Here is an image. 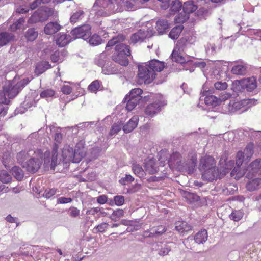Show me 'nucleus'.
Segmentation results:
<instances>
[{
    "label": "nucleus",
    "instance_id": "obj_12",
    "mask_svg": "<svg viewBox=\"0 0 261 261\" xmlns=\"http://www.w3.org/2000/svg\"><path fill=\"white\" fill-rule=\"evenodd\" d=\"M86 153V149L84 145L82 143L77 144L74 151V159L75 161L73 162L75 163L80 162L81 159L85 156Z\"/></svg>",
    "mask_w": 261,
    "mask_h": 261
},
{
    "label": "nucleus",
    "instance_id": "obj_1",
    "mask_svg": "<svg viewBox=\"0 0 261 261\" xmlns=\"http://www.w3.org/2000/svg\"><path fill=\"white\" fill-rule=\"evenodd\" d=\"M125 39L124 35L119 34L108 41L106 48L116 45V53L112 56V59L122 66H126L129 63L127 57L130 55V50L128 45L121 43Z\"/></svg>",
    "mask_w": 261,
    "mask_h": 261
},
{
    "label": "nucleus",
    "instance_id": "obj_21",
    "mask_svg": "<svg viewBox=\"0 0 261 261\" xmlns=\"http://www.w3.org/2000/svg\"><path fill=\"white\" fill-rule=\"evenodd\" d=\"M207 232L206 229L199 231L194 237L195 242L198 244H203L207 240Z\"/></svg>",
    "mask_w": 261,
    "mask_h": 261
},
{
    "label": "nucleus",
    "instance_id": "obj_15",
    "mask_svg": "<svg viewBox=\"0 0 261 261\" xmlns=\"http://www.w3.org/2000/svg\"><path fill=\"white\" fill-rule=\"evenodd\" d=\"M146 64L154 73H155V72L162 71L165 68L164 62L156 59L151 60Z\"/></svg>",
    "mask_w": 261,
    "mask_h": 261
},
{
    "label": "nucleus",
    "instance_id": "obj_25",
    "mask_svg": "<svg viewBox=\"0 0 261 261\" xmlns=\"http://www.w3.org/2000/svg\"><path fill=\"white\" fill-rule=\"evenodd\" d=\"M116 0H96L95 5L104 9L111 10L114 8V3Z\"/></svg>",
    "mask_w": 261,
    "mask_h": 261
},
{
    "label": "nucleus",
    "instance_id": "obj_16",
    "mask_svg": "<svg viewBox=\"0 0 261 261\" xmlns=\"http://www.w3.org/2000/svg\"><path fill=\"white\" fill-rule=\"evenodd\" d=\"M146 32L142 30H140L136 33L132 34L130 41L132 43L136 44L138 42H143L146 38Z\"/></svg>",
    "mask_w": 261,
    "mask_h": 261
},
{
    "label": "nucleus",
    "instance_id": "obj_27",
    "mask_svg": "<svg viewBox=\"0 0 261 261\" xmlns=\"http://www.w3.org/2000/svg\"><path fill=\"white\" fill-rule=\"evenodd\" d=\"M51 68V65L47 61H43L37 64L35 68V73L40 74L47 69Z\"/></svg>",
    "mask_w": 261,
    "mask_h": 261
},
{
    "label": "nucleus",
    "instance_id": "obj_60",
    "mask_svg": "<svg viewBox=\"0 0 261 261\" xmlns=\"http://www.w3.org/2000/svg\"><path fill=\"white\" fill-rule=\"evenodd\" d=\"M69 215L73 218L77 217L80 215V210L76 207L71 206L69 208Z\"/></svg>",
    "mask_w": 261,
    "mask_h": 261
},
{
    "label": "nucleus",
    "instance_id": "obj_30",
    "mask_svg": "<svg viewBox=\"0 0 261 261\" xmlns=\"http://www.w3.org/2000/svg\"><path fill=\"white\" fill-rule=\"evenodd\" d=\"M169 28V25L166 20L160 19L156 23V28L160 33H163Z\"/></svg>",
    "mask_w": 261,
    "mask_h": 261
},
{
    "label": "nucleus",
    "instance_id": "obj_48",
    "mask_svg": "<svg viewBox=\"0 0 261 261\" xmlns=\"http://www.w3.org/2000/svg\"><path fill=\"white\" fill-rule=\"evenodd\" d=\"M39 21H44L41 18V15L38 11H35L33 14L30 17L28 20V23H35Z\"/></svg>",
    "mask_w": 261,
    "mask_h": 261
},
{
    "label": "nucleus",
    "instance_id": "obj_41",
    "mask_svg": "<svg viewBox=\"0 0 261 261\" xmlns=\"http://www.w3.org/2000/svg\"><path fill=\"white\" fill-rule=\"evenodd\" d=\"M22 167L28 172L34 173L40 168V164H23Z\"/></svg>",
    "mask_w": 261,
    "mask_h": 261
},
{
    "label": "nucleus",
    "instance_id": "obj_46",
    "mask_svg": "<svg viewBox=\"0 0 261 261\" xmlns=\"http://www.w3.org/2000/svg\"><path fill=\"white\" fill-rule=\"evenodd\" d=\"M84 12L83 10H79L74 13L70 17V21L72 23L76 22L79 20L82 19Z\"/></svg>",
    "mask_w": 261,
    "mask_h": 261
},
{
    "label": "nucleus",
    "instance_id": "obj_11",
    "mask_svg": "<svg viewBox=\"0 0 261 261\" xmlns=\"http://www.w3.org/2000/svg\"><path fill=\"white\" fill-rule=\"evenodd\" d=\"M175 228L179 233L184 235L185 233L191 230L193 227L186 221H179L175 223Z\"/></svg>",
    "mask_w": 261,
    "mask_h": 261
},
{
    "label": "nucleus",
    "instance_id": "obj_55",
    "mask_svg": "<svg viewBox=\"0 0 261 261\" xmlns=\"http://www.w3.org/2000/svg\"><path fill=\"white\" fill-rule=\"evenodd\" d=\"M24 19L23 18H20L15 23H13L10 29L11 31H14L21 28L22 25L24 22Z\"/></svg>",
    "mask_w": 261,
    "mask_h": 261
},
{
    "label": "nucleus",
    "instance_id": "obj_33",
    "mask_svg": "<svg viewBox=\"0 0 261 261\" xmlns=\"http://www.w3.org/2000/svg\"><path fill=\"white\" fill-rule=\"evenodd\" d=\"M102 83L99 80H94L88 87V90L92 92L96 93L100 90Z\"/></svg>",
    "mask_w": 261,
    "mask_h": 261
},
{
    "label": "nucleus",
    "instance_id": "obj_59",
    "mask_svg": "<svg viewBox=\"0 0 261 261\" xmlns=\"http://www.w3.org/2000/svg\"><path fill=\"white\" fill-rule=\"evenodd\" d=\"M125 201L124 197L122 195H116L113 198V201L117 206H120L122 205Z\"/></svg>",
    "mask_w": 261,
    "mask_h": 261
},
{
    "label": "nucleus",
    "instance_id": "obj_2",
    "mask_svg": "<svg viewBox=\"0 0 261 261\" xmlns=\"http://www.w3.org/2000/svg\"><path fill=\"white\" fill-rule=\"evenodd\" d=\"M231 164H199L198 168L202 172L203 180L209 182L222 178L230 170Z\"/></svg>",
    "mask_w": 261,
    "mask_h": 261
},
{
    "label": "nucleus",
    "instance_id": "obj_6",
    "mask_svg": "<svg viewBox=\"0 0 261 261\" xmlns=\"http://www.w3.org/2000/svg\"><path fill=\"white\" fill-rule=\"evenodd\" d=\"M166 164H144V167L146 173L149 174H154L157 173L159 172H161L160 176L156 177L155 178H158L156 180H161L164 179V177L167 175V170H165V165Z\"/></svg>",
    "mask_w": 261,
    "mask_h": 261
},
{
    "label": "nucleus",
    "instance_id": "obj_43",
    "mask_svg": "<svg viewBox=\"0 0 261 261\" xmlns=\"http://www.w3.org/2000/svg\"><path fill=\"white\" fill-rule=\"evenodd\" d=\"M182 4L179 0H174L172 2L170 10L172 12H179L182 8Z\"/></svg>",
    "mask_w": 261,
    "mask_h": 261
},
{
    "label": "nucleus",
    "instance_id": "obj_63",
    "mask_svg": "<svg viewBox=\"0 0 261 261\" xmlns=\"http://www.w3.org/2000/svg\"><path fill=\"white\" fill-rule=\"evenodd\" d=\"M72 201V199L70 197H61L57 199V203H60V204H66L69 202H71Z\"/></svg>",
    "mask_w": 261,
    "mask_h": 261
},
{
    "label": "nucleus",
    "instance_id": "obj_28",
    "mask_svg": "<svg viewBox=\"0 0 261 261\" xmlns=\"http://www.w3.org/2000/svg\"><path fill=\"white\" fill-rule=\"evenodd\" d=\"M197 9V5L194 4L192 1L186 2L183 5V10L185 13H191L195 11Z\"/></svg>",
    "mask_w": 261,
    "mask_h": 261
},
{
    "label": "nucleus",
    "instance_id": "obj_29",
    "mask_svg": "<svg viewBox=\"0 0 261 261\" xmlns=\"http://www.w3.org/2000/svg\"><path fill=\"white\" fill-rule=\"evenodd\" d=\"M11 172L13 176L18 181H21L23 179L24 177V172L19 166H14L11 169Z\"/></svg>",
    "mask_w": 261,
    "mask_h": 261
},
{
    "label": "nucleus",
    "instance_id": "obj_3",
    "mask_svg": "<svg viewBox=\"0 0 261 261\" xmlns=\"http://www.w3.org/2000/svg\"><path fill=\"white\" fill-rule=\"evenodd\" d=\"M230 172L231 177L236 179H239L244 175L250 179L252 178L255 174L259 173L261 164H236Z\"/></svg>",
    "mask_w": 261,
    "mask_h": 261
},
{
    "label": "nucleus",
    "instance_id": "obj_57",
    "mask_svg": "<svg viewBox=\"0 0 261 261\" xmlns=\"http://www.w3.org/2000/svg\"><path fill=\"white\" fill-rule=\"evenodd\" d=\"M248 159H246V157L244 153L242 151H239L236 154V163H243L244 162H248Z\"/></svg>",
    "mask_w": 261,
    "mask_h": 261
},
{
    "label": "nucleus",
    "instance_id": "obj_4",
    "mask_svg": "<svg viewBox=\"0 0 261 261\" xmlns=\"http://www.w3.org/2000/svg\"><path fill=\"white\" fill-rule=\"evenodd\" d=\"M156 74L154 73L147 64L138 66L137 82L139 84H149L155 79Z\"/></svg>",
    "mask_w": 261,
    "mask_h": 261
},
{
    "label": "nucleus",
    "instance_id": "obj_51",
    "mask_svg": "<svg viewBox=\"0 0 261 261\" xmlns=\"http://www.w3.org/2000/svg\"><path fill=\"white\" fill-rule=\"evenodd\" d=\"M124 215V211L122 209H117L115 211H113L112 216H111V219L112 220L116 221L117 220L123 216Z\"/></svg>",
    "mask_w": 261,
    "mask_h": 261
},
{
    "label": "nucleus",
    "instance_id": "obj_10",
    "mask_svg": "<svg viewBox=\"0 0 261 261\" xmlns=\"http://www.w3.org/2000/svg\"><path fill=\"white\" fill-rule=\"evenodd\" d=\"M230 97L229 94L226 93L222 96V98H218L215 95H207L204 98V102L206 105L217 106L221 104L222 102L225 101Z\"/></svg>",
    "mask_w": 261,
    "mask_h": 261
},
{
    "label": "nucleus",
    "instance_id": "obj_19",
    "mask_svg": "<svg viewBox=\"0 0 261 261\" xmlns=\"http://www.w3.org/2000/svg\"><path fill=\"white\" fill-rule=\"evenodd\" d=\"M38 13L41 15L42 20L45 21L54 14V10L47 7H41L38 10Z\"/></svg>",
    "mask_w": 261,
    "mask_h": 261
},
{
    "label": "nucleus",
    "instance_id": "obj_26",
    "mask_svg": "<svg viewBox=\"0 0 261 261\" xmlns=\"http://www.w3.org/2000/svg\"><path fill=\"white\" fill-rule=\"evenodd\" d=\"M177 168L182 172L192 174L195 170L196 164H177Z\"/></svg>",
    "mask_w": 261,
    "mask_h": 261
},
{
    "label": "nucleus",
    "instance_id": "obj_18",
    "mask_svg": "<svg viewBox=\"0 0 261 261\" xmlns=\"http://www.w3.org/2000/svg\"><path fill=\"white\" fill-rule=\"evenodd\" d=\"M139 118L137 116H133L123 127V129L126 133H130L138 125Z\"/></svg>",
    "mask_w": 261,
    "mask_h": 261
},
{
    "label": "nucleus",
    "instance_id": "obj_39",
    "mask_svg": "<svg viewBox=\"0 0 261 261\" xmlns=\"http://www.w3.org/2000/svg\"><path fill=\"white\" fill-rule=\"evenodd\" d=\"M184 195L185 198L190 203L197 202L200 200V197L195 193L185 192Z\"/></svg>",
    "mask_w": 261,
    "mask_h": 261
},
{
    "label": "nucleus",
    "instance_id": "obj_38",
    "mask_svg": "<svg viewBox=\"0 0 261 261\" xmlns=\"http://www.w3.org/2000/svg\"><path fill=\"white\" fill-rule=\"evenodd\" d=\"M143 90L141 89L135 88L130 91L129 94L128 95V96L130 97L137 99V100L140 101L142 98V96H141Z\"/></svg>",
    "mask_w": 261,
    "mask_h": 261
},
{
    "label": "nucleus",
    "instance_id": "obj_40",
    "mask_svg": "<svg viewBox=\"0 0 261 261\" xmlns=\"http://www.w3.org/2000/svg\"><path fill=\"white\" fill-rule=\"evenodd\" d=\"M55 91L51 88H47L44 89L40 94V97L42 98H47L52 97L55 95Z\"/></svg>",
    "mask_w": 261,
    "mask_h": 261
},
{
    "label": "nucleus",
    "instance_id": "obj_5",
    "mask_svg": "<svg viewBox=\"0 0 261 261\" xmlns=\"http://www.w3.org/2000/svg\"><path fill=\"white\" fill-rule=\"evenodd\" d=\"M33 79L27 77L23 79L18 82L16 84H9L4 87L7 93V96L9 100L14 98L19 92Z\"/></svg>",
    "mask_w": 261,
    "mask_h": 261
},
{
    "label": "nucleus",
    "instance_id": "obj_58",
    "mask_svg": "<svg viewBox=\"0 0 261 261\" xmlns=\"http://www.w3.org/2000/svg\"><path fill=\"white\" fill-rule=\"evenodd\" d=\"M101 41L100 37L97 35L94 34L90 38L89 42L90 44L93 45H97L100 43Z\"/></svg>",
    "mask_w": 261,
    "mask_h": 261
},
{
    "label": "nucleus",
    "instance_id": "obj_44",
    "mask_svg": "<svg viewBox=\"0 0 261 261\" xmlns=\"http://www.w3.org/2000/svg\"><path fill=\"white\" fill-rule=\"evenodd\" d=\"M243 215L244 213L242 211L240 210H236L232 211V212L229 215V217L234 221H239L243 218Z\"/></svg>",
    "mask_w": 261,
    "mask_h": 261
},
{
    "label": "nucleus",
    "instance_id": "obj_42",
    "mask_svg": "<svg viewBox=\"0 0 261 261\" xmlns=\"http://www.w3.org/2000/svg\"><path fill=\"white\" fill-rule=\"evenodd\" d=\"M44 166V168L45 170H46L47 168L48 169L49 167H50V170L56 172H62L63 171V169H61L59 168V166H61L62 165H65V167L67 168V166L68 164H43Z\"/></svg>",
    "mask_w": 261,
    "mask_h": 261
},
{
    "label": "nucleus",
    "instance_id": "obj_56",
    "mask_svg": "<svg viewBox=\"0 0 261 261\" xmlns=\"http://www.w3.org/2000/svg\"><path fill=\"white\" fill-rule=\"evenodd\" d=\"M134 180V178L130 174H126L124 177L121 178L119 180V182L122 185H126L129 182Z\"/></svg>",
    "mask_w": 261,
    "mask_h": 261
},
{
    "label": "nucleus",
    "instance_id": "obj_36",
    "mask_svg": "<svg viewBox=\"0 0 261 261\" xmlns=\"http://www.w3.org/2000/svg\"><path fill=\"white\" fill-rule=\"evenodd\" d=\"M12 180L11 175L6 170L0 171V181L3 184L10 183Z\"/></svg>",
    "mask_w": 261,
    "mask_h": 261
},
{
    "label": "nucleus",
    "instance_id": "obj_49",
    "mask_svg": "<svg viewBox=\"0 0 261 261\" xmlns=\"http://www.w3.org/2000/svg\"><path fill=\"white\" fill-rule=\"evenodd\" d=\"M10 102V100L7 96V93L3 87L2 90L0 91V103L8 105Z\"/></svg>",
    "mask_w": 261,
    "mask_h": 261
},
{
    "label": "nucleus",
    "instance_id": "obj_31",
    "mask_svg": "<svg viewBox=\"0 0 261 261\" xmlns=\"http://www.w3.org/2000/svg\"><path fill=\"white\" fill-rule=\"evenodd\" d=\"M132 170L135 175L139 177H143L146 175L145 168H143L140 164H133Z\"/></svg>",
    "mask_w": 261,
    "mask_h": 261
},
{
    "label": "nucleus",
    "instance_id": "obj_8",
    "mask_svg": "<svg viewBox=\"0 0 261 261\" xmlns=\"http://www.w3.org/2000/svg\"><path fill=\"white\" fill-rule=\"evenodd\" d=\"M171 242H158L156 243L152 248V250L157 252V254L161 257L169 255L171 252Z\"/></svg>",
    "mask_w": 261,
    "mask_h": 261
},
{
    "label": "nucleus",
    "instance_id": "obj_64",
    "mask_svg": "<svg viewBox=\"0 0 261 261\" xmlns=\"http://www.w3.org/2000/svg\"><path fill=\"white\" fill-rule=\"evenodd\" d=\"M61 91L65 94H70L72 91V88L69 85H64L61 88Z\"/></svg>",
    "mask_w": 261,
    "mask_h": 261
},
{
    "label": "nucleus",
    "instance_id": "obj_7",
    "mask_svg": "<svg viewBox=\"0 0 261 261\" xmlns=\"http://www.w3.org/2000/svg\"><path fill=\"white\" fill-rule=\"evenodd\" d=\"M71 34L74 39L82 38L86 40L91 36V27L89 24H84L76 27L71 31Z\"/></svg>",
    "mask_w": 261,
    "mask_h": 261
},
{
    "label": "nucleus",
    "instance_id": "obj_37",
    "mask_svg": "<svg viewBox=\"0 0 261 261\" xmlns=\"http://www.w3.org/2000/svg\"><path fill=\"white\" fill-rule=\"evenodd\" d=\"M231 89L236 92L242 91L244 89V86H243L242 79L234 81L232 83Z\"/></svg>",
    "mask_w": 261,
    "mask_h": 261
},
{
    "label": "nucleus",
    "instance_id": "obj_45",
    "mask_svg": "<svg viewBox=\"0 0 261 261\" xmlns=\"http://www.w3.org/2000/svg\"><path fill=\"white\" fill-rule=\"evenodd\" d=\"M152 228L155 236V238L162 235L167 230V228L164 225H159Z\"/></svg>",
    "mask_w": 261,
    "mask_h": 261
},
{
    "label": "nucleus",
    "instance_id": "obj_32",
    "mask_svg": "<svg viewBox=\"0 0 261 261\" xmlns=\"http://www.w3.org/2000/svg\"><path fill=\"white\" fill-rule=\"evenodd\" d=\"M183 30V27L180 25L174 27L170 32L169 36L172 39H177Z\"/></svg>",
    "mask_w": 261,
    "mask_h": 261
},
{
    "label": "nucleus",
    "instance_id": "obj_47",
    "mask_svg": "<svg viewBox=\"0 0 261 261\" xmlns=\"http://www.w3.org/2000/svg\"><path fill=\"white\" fill-rule=\"evenodd\" d=\"M57 189L55 188H47L43 192L42 196L47 199H49L57 193Z\"/></svg>",
    "mask_w": 261,
    "mask_h": 261
},
{
    "label": "nucleus",
    "instance_id": "obj_35",
    "mask_svg": "<svg viewBox=\"0 0 261 261\" xmlns=\"http://www.w3.org/2000/svg\"><path fill=\"white\" fill-rule=\"evenodd\" d=\"M38 35V32L34 28H30L26 32L25 37L28 41H33L37 38Z\"/></svg>",
    "mask_w": 261,
    "mask_h": 261
},
{
    "label": "nucleus",
    "instance_id": "obj_23",
    "mask_svg": "<svg viewBox=\"0 0 261 261\" xmlns=\"http://www.w3.org/2000/svg\"><path fill=\"white\" fill-rule=\"evenodd\" d=\"M14 36L12 33L7 32L0 33V46L6 45L9 42L13 40Z\"/></svg>",
    "mask_w": 261,
    "mask_h": 261
},
{
    "label": "nucleus",
    "instance_id": "obj_34",
    "mask_svg": "<svg viewBox=\"0 0 261 261\" xmlns=\"http://www.w3.org/2000/svg\"><path fill=\"white\" fill-rule=\"evenodd\" d=\"M171 59L174 62L181 64L186 62L185 58L178 51L175 50H173L172 53Z\"/></svg>",
    "mask_w": 261,
    "mask_h": 261
},
{
    "label": "nucleus",
    "instance_id": "obj_52",
    "mask_svg": "<svg viewBox=\"0 0 261 261\" xmlns=\"http://www.w3.org/2000/svg\"><path fill=\"white\" fill-rule=\"evenodd\" d=\"M181 154L178 152H174L171 155L169 160L168 161V163L169 162L174 163H179L181 162Z\"/></svg>",
    "mask_w": 261,
    "mask_h": 261
},
{
    "label": "nucleus",
    "instance_id": "obj_24",
    "mask_svg": "<svg viewBox=\"0 0 261 261\" xmlns=\"http://www.w3.org/2000/svg\"><path fill=\"white\" fill-rule=\"evenodd\" d=\"M123 101L126 102V109L128 111L133 110L140 102L137 99L130 97L128 95L125 96Z\"/></svg>",
    "mask_w": 261,
    "mask_h": 261
},
{
    "label": "nucleus",
    "instance_id": "obj_9",
    "mask_svg": "<svg viewBox=\"0 0 261 261\" xmlns=\"http://www.w3.org/2000/svg\"><path fill=\"white\" fill-rule=\"evenodd\" d=\"M163 106V102L161 99H157L146 106L144 110L145 114L147 116L153 117L161 110V108Z\"/></svg>",
    "mask_w": 261,
    "mask_h": 261
},
{
    "label": "nucleus",
    "instance_id": "obj_50",
    "mask_svg": "<svg viewBox=\"0 0 261 261\" xmlns=\"http://www.w3.org/2000/svg\"><path fill=\"white\" fill-rule=\"evenodd\" d=\"M243 152L246 159H250L253 153V144L252 143L248 144L244 149Z\"/></svg>",
    "mask_w": 261,
    "mask_h": 261
},
{
    "label": "nucleus",
    "instance_id": "obj_14",
    "mask_svg": "<svg viewBox=\"0 0 261 261\" xmlns=\"http://www.w3.org/2000/svg\"><path fill=\"white\" fill-rule=\"evenodd\" d=\"M62 27L57 22H49L46 24L44 32L47 35H53L61 30Z\"/></svg>",
    "mask_w": 261,
    "mask_h": 261
},
{
    "label": "nucleus",
    "instance_id": "obj_17",
    "mask_svg": "<svg viewBox=\"0 0 261 261\" xmlns=\"http://www.w3.org/2000/svg\"><path fill=\"white\" fill-rule=\"evenodd\" d=\"M242 81L244 89H246L247 91L251 92L257 87L256 80L254 77L243 79Z\"/></svg>",
    "mask_w": 261,
    "mask_h": 261
},
{
    "label": "nucleus",
    "instance_id": "obj_13",
    "mask_svg": "<svg viewBox=\"0 0 261 261\" xmlns=\"http://www.w3.org/2000/svg\"><path fill=\"white\" fill-rule=\"evenodd\" d=\"M259 177L251 179L247 182L246 185L247 189L249 191H254L258 189L261 186V168L259 171Z\"/></svg>",
    "mask_w": 261,
    "mask_h": 261
},
{
    "label": "nucleus",
    "instance_id": "obj_53",
    "mask_svg": "<svg viewBox=\"0 0 261 261\" xmlns=\"http://www.w3.org/2000/svg\"><path fill=\"white\" fill-rule=\"evenodd\" d=\"M122 125L120 123H114L109 133V136L111 137L117 134L121 129Z\"/></svg>",
    "mask_w": 261,
    "mask_h": 261
},
{
    "label": "nucleus",
    "instance_id": "obj_54",
    "mask_svg": "<svg viewBox=\"0 0 261 261\" xmlns=\"http://www.w3.org/2000/svg\"><path fill=\"white\" fill-rule=\"evenodd\" d=\"M214 87L217 90H225L228 88V84L225 82L218 81L214 84Z\"/></svg>",
    "mask_w": 261,
    "mask_h": 261
},
{
    "label": "nucleus",
    "instance_id": "obj_61",
    "mask_svg": "<svg viewBox=\"0 0 261 261\" xmlns=\"http://www.w3.org/2000/svg\"><path fill=\"white\" fill-rule=\"evenodd\" d=\"M160 3L161 8L166 10L169 7L171 0H157Z\"/></svg>",
    "mask_w": 261,
    "mask_h": 261
},
{
    "label": "nucleus",
    "instance_id": "obj_62",
    "mask_svg": "<svg viewBox=\"0 0 261 261\" xmlns=\"http://www.w3.org/2000/svg\"><path fill=\"white\" fill-rule=\"evenodd\" d=\"M214 162H215L214 158L210 155H205L200 161V163H214Z\"/></svg>",
    "mask_w": 261,
    "mask_h": 261
},
{
    "label": "nucleus",
    "instance_id": "obj_22",
    "mask_svg": "<svg viewBox=\"0 0 261 261\" xmlns=\"http://www.w3.org/2000/svg\"><path fill=\"white\" fill-rule=\"evenodd\" d=\"M71 36L66 34H60L56 39V43L59 47H63L71 41Z\"/></svg>",
    "mask_w": 261,
    "mask_h": 261
},
{
    "label": "nucleus",
    "instance_id": "obj_20",
    "mask_svg": "<svg viewBox=\"0 0 261 261\" xmlns=\"http://www.w3.org/2000/svg\"><path fill=\"white\" fill-rule=\"evenodd\" d=\"M232 74L238 75H244L247 72V67L244 63L234 65L231 69Z\"/></svg>",
    "mask_w": 261,
    "mask_h": 261
}]
</instances>
